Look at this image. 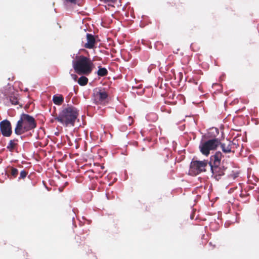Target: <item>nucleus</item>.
I'll return each mask as SVG.
<instances>
[{"instance_id":"1","label":"nucleus","mask_w":259,"mask_h":259,"mask_svg":"<svg viewBox=\"0 0 259 259\" xmlns=\"http://www.w3.org/2000/svg\"><path fill=\"white\" fill-rule=\"evenodd\" d=\"M72 66L76 73L79 75H89L93 69L92 61L88 57L83 55H76L72 61Z\"/></svg>"},{"instance_id":"2","label":"nucleus","mask_w":259,"mask_h":259,"mask_svg":"<svg viewBox=\"0 0 259 259\" xmlns=\"http://www.w3.org/2000/svg\"><path fill=\"white\" fill-rule=\"evenodd\" d=\"M78 115V111L73 106H68L63 109L59 113L55 119L67 126L69 125L73 126Z\"/></svg>"},{"instance_id":"3","label":"nucleus","mask_w":259,"mask_h":259,"mask_svg":"<svg viewBox=\"0 0 259 259\" xmlns=\"http://www.w3.org/2000/svg\"><path fill=\"white\" fill-rule=\"evenodd\" d=\"M36 127V122L34 118L29 114L22 113L17 122L15 133L17 135H21L34 129Z\"/></svg>"},{"instance_id":"4","label":"nucleus","mask_w":259,"mask_h":259,"mask_svg":"<svg viewBox=\"0 0 259 259\" xmlns=\"http://www.w3.org/2000/svg\"><path fill=\"white\" fill-rule=\"evenodd\" d=\"M18 94L11 90L5 89L0 91V99L4 104L9 106L12 105H18L19 103Z\"/></svg>"},{"instance_id":"5","label":"nucleus","mask_w":259,"mask_h":259,"mask_svg":"<svg viewBox=\"0 0 259 259\" xmlns=\"http://www.w3.org/2000/svg\"><path fill=\"white\" fill-rule=\"evenodd\" d=\"M220 144V141L218 138L209 139L204 142H201L199 146L201 153L207 156L210 151L215 150Z\"/></svg>"},{"instance_id":"6","label":"nucleus","mask_w":259,"mask_h":259,"mask_svg":"<svg viewBox=\"0 0 259 259\" xmlns=\"http://www.w3.org/2000/svg\"><path fill=\"white\" fill-rule=\"evenodd\" d=\"M209 166L207 160H192L190 164L189 173L191 176H196L206 171V167Z\"/></svg>"},{"instance_id":"7","label":"nucleus","mask_w":259,"mask_h":259,"mask_svg":"<svg viewBox=\"0 0 259 259\" xmlns=\"http://www.w3.org/2000/svg\"><path fill=\"white\" fill-rule=\"evenodd\" d=\"M108 94L104 89H96L94 91L93 100L97 105H103L106 103Z\"/></svg>"},{"instance_id":"8","label":"nucleus","mask_w":259,"mask_h":259,"mask_svg":"<svg viewBox=\"0 0 259 259\" xmlns=\"http://www.w3.org/2000/svg\"><path fill=\"white\" fill-rule=\"evenodd\" d=\"M209 166L212 174V176L216 180H219L221 177L224 175L226 168L220 165H212L211 162H209Z\"/></svg>"},{"instance_id":"9","label":"nucleus","mask_w":259,"mask_h":259,"mask_svg":"<svg viewBox=\"0 0 259 259\" xmlns=\"http://www.w3.org/2000/svg\"><path fill=\"white\" fill-rule=\"evenodd\" d=\"M0 131L4 137H10L12 133V130L10 121L5 119L0 122Z\"/></svg>"},{"instance_id":"10","label":"nucleus","mask_w":259,"mask_h":259,"mask_svg":"<svg viewBox=\"0 0 259 259\" xmlns=\"http://www.w3.org/2000/svg\"><path fill=\"white\" fill-rule=\"evenodd\" d=\"M87 42L84 45V47L87 49H93L95 44V38L94 36L90 33L87 34Z\"/></svg>"},{"instance_id":"11","label":"nucleus","mask_w":259,"mask_h":259,"mask_svg":"<svg viewBox=\"0 0 259 259\" xmlns=\"http://www.w3.org/2000/svg\"><path fill=\"white\" fill-rule=\"evenodd\" d=\"M220 145H221L222 151L224 153H230L231 152L232 146L235 145L236 144L233 142L228 141L227 142V144L225 143H222L220 142Z\"/></svg>"},{"instance_id":"12","label":"nucleus","mask_w":259,"mask_h":259,"mask_svg":"<svg viewBox=\"0 0 259 259\" xmlns=\"http://www.w3.org/2000/svg\"><path fill=\"white\" fill-rule=\"evenodd\" d=\"M222 157V154L221 152H217L215 154L211 157L212 165H220Z\"/></svg>"},{"instance_id":"13","label":"nucleus","mask_w":259,"mask_h":259,"mask_svg":"<svg viewBox=\"0 0 259 259\" xmlns=\"http://www.w3.org/2000/svg\"><path fill=\"white\" fill-rule=\"evenodd\" d=\"M17 142V139L11 140L7 146V149L8 150L11 152H13L17 148L18 145Z\"/></svg>"},{"instance_id":"14","label":"nucleus","mask_w":259,"mask_h":259,"mask_svg":"<svg viewBox=\"0 0 259 259\" xmlns=\"http://www.w3.org/2000/svg\"><path fill=\"white\" fill-rule=\"evenodd\" d=\"M53 101L54 103L57 105H60L64 101V98L62 95H55L53 97Z\"/></svg>"},{"instance_id":"15","label":"nucleus","mask_w":259,"mask_h":259,"mask_svg":"<svg viewBox=\"0 0 259 259\" xmlns=\"http://www.w3.org/2000/svg\"><path fill=\"white\" fill-rule=\"evenodd\" d=\"M108 74V70L105 67H102L101 66L98 67V70L97 71V74L99 76L103 77L107 75Z\"/></svg>"},{"instance_id":"16","label":"nucleus","mask_w":259,"mask_h":259,"mask_svg":"<svg viewBox=\"0 0 259 259\" xmlns=\"http://www.w3.org/2000/svg\"><path fill=\"white\" fill-rule=\"evenodd\" d=\"M88 79L87 77L82 76L78 78V83L82 86L85 85L87 84Z\"/></svg>"},{"instance_id":"17","label":"nucleus","mask_w":259,"mask_h":259,"mask_svg":"<svg viewBox=\"0 0 259 259\" xmlns=\"http://www.w3.org/2000/svg\"><path fill=\"white\" fill-rule=\"evenodd\" d=\"M146 119L148 120H151L152 121H155L157 119V116L156 114L154 113H151L147 115Z\"/></svg>"},{"instance_id":"18","label":"nucleus","mask_w":259,"mask_h":259,"mask_svg":"<svg viewBox=\"0 0 259 259\" xmlns=\"http://www.w3.org/2000/svg\"><path fill=\"white\" fill-rule=\"evenodd\" d=\"M239 191L240 192L239 195L241 198L246 199L248 196V194L245 191L241 190L240 186H239ZM244 201H246V200L245 199Z\"/></svg>"},{"instance_id":"19","label":"nucleus","mask_w":259,"mask_h":259,"mask_svg":"<svg viewBox=\"0 0 259 259\" xmlns=\"http://www.w3.org/2000/svg\"><path fill=\"white\" fill-rule=\"evenodd\" d=\"M11 174L13 177H16L18 174V170L16 168L12 167L11 168Z\"/></svg>"},{"instance_id":"20","label":"nucleus","mask_w":259,"mask_h":259,"mask_svg":"<svg viewBox=\"0 0 259 259\" xmlns=\"http://www.w3.org/2000/svg\"><path fill=\"white\" fill-rule=\"evenodd\" d=\"M27 175V172L25 170H22L20 172V177H19V180H20L21 179H24V178H26Z\"/></svg>"},{"instance_id":"21","label":"nucleus","mask_w":259,"mask_h":259,"mask_svg":"<svg viewBox=\"0 0 259 259\" xmlns=\"http://www.w3.org/2000/svg\"><path fill=\"white\" fill-rule=\"evenodd\" d=\"M238 172H233L232 174H231L229 175V178L231 179L234 180L236 178L238 177Z\"/></svg>"},{"instance_id":"22","label":"nucleus","mask_w":259,"mask_h":259,"mask_svg":"<svg viewBox=\"0 0 259 259\" xmlns=\"http://www.w3.org/2000/svg\"><path fill=\"white\" fill-rule=\"evenodd\" d=\"M101 1L105 3H108L109 5L110 4H113L116 2L117 0H100Z\"/></svg>"},{"instance_id":"23","label":"nucleus","mask_w":259,"mask_h":259,"mask_svg":"<svg viewBox=\"0 0 259 259\" xmlns=\"http://www.w3.org/2000/svg\"><path fill=\"white\" fill-rule=\"evenodd\" d=\"M67 2H69L72 4H76L77 0H65Z\"/></svg>"},{"instance_id":"24","label":"nucleus","mask_w":259,"mask_h":259,"mask_svg":"<svg viewBox=\"0 0 259 259\" xmlns=\"http://www.w3.org/2000/svg\"><path fill=\"white\" fill-rule=\"evenodd\" d=\"M71 76L72 77V78L74 79V80H76L77 79V75L75 74H71Z\"/></svg>"},{"instance_id":"25","label":"nucleus","mask_w":259,"mask_h":259,"mask_svg":"<svg viewBox=\"0 0 259 259\" xmlns=\"http://www.w3.org/2000/svg\"><path fill=\"white\" fill-rule=\"evenodd\" d=\"M233 191H234V190H233L232 188H231L230 190L229 191V192L231 193V192H233Z\"/></svg>"},{"instance_id":"26","label":"nucleus","mask_w":259,"mask_h":259,"mask_svg":"<svg viewBox=\"0 0 259 259\" xmlns=\"http://www.w3.org/2000/svg\"><path fill=\"white\" fill-rule=\"evenodd\" d=\"M74 56H75V54H73V56H72V57L73 58Z\"/></svg>"},{"instance_id":"27","label":"nucleus","mask_w":259,"mask_h":259,"mask_svg":"<svg viewBox=\"0 0 259 259\" xmlns=\"http://www.w3.org/2000/svg\"><path fill=\"white\" fill-rule=\"evenodd\" d=\"M128 124H129V125H131V122H129V123H128Z\"/></svg>"}]
</instances>
